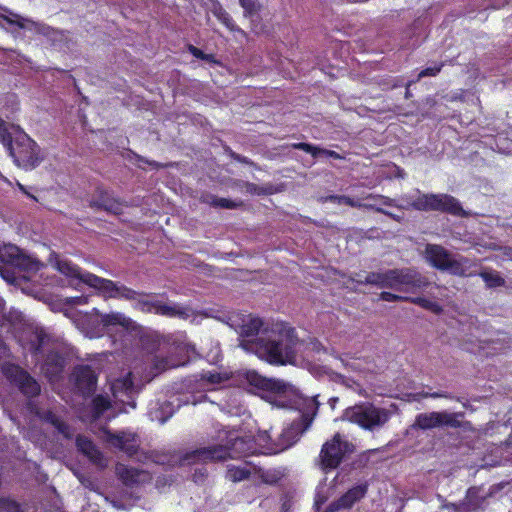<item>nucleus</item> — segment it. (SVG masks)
<instances>
[{
	"label": "nucleus",
	"instance_id": "obj_1",
	"mask_svg": "<svg viewBox=\"0 0 512 512\" xmlns=\"http://www.w3.org/2000/svg\"><path fill=\"white\" fill-rule=\"evenodd\" d=\"M297 343L295 329L284 323H277L271 329H263L255 339L244 340L241 348L270 365L283 366L294 361Z\"/></svg>",
	"mask_w": 512,
	"mask_h": 512
},
{
	"label": "nucleus",
	"instance_id": "obj_2",
	"mask_svg": "<svg viewBox=\"0 0 512 512\" xmlns=\"http://www.w3.org/2000/svg\"><path fill=\"white\" fill-rule=\"evenodd\" d=\"M359 285H373L381 289L411 291L424 289L430 285L427 277L415 268H394L384 272H369L364 280H357Z\"/></svg>",
	"mask_w": 512,
	"mask_h": 512
},
{
	"label": "nucleus",
	"instance_id": "obj_3",
	"mask_svg": "<svg viewBox=\"0 0 512 512\" xmlns=\"http://www.w3.org/2000/svg\"><path fill=\"white\" fill-rule=\"evenodd\" d=\"M425 259L435 269L449 272L453 276L468 278L477 274L479 264L465 256L454 258L453 255L439 244H427Z\"/></svg>",
	"mask_w": 512,
	"mask_h": 512
},
{
	"label": "nucleus",
	"instance_id": "obj_4",
	"mask_svg": "<svg viewBox=\"0 0 512 512\" xmlns=\"http://www.w3.org/2000/svg\"><path fill=\"white\" fill-rule=\"evenodd\" d=\"M319 407L318 401L313 398L305 403V409L300 417L293 420L285 427L279 435L277 442L266 445V452L269 455L280 453L292 447L301 435L311 426Z\"/></svg>",
	"mask_w": 512,
	"mask_h": 512
},
{
	"label": "nucleus",
	"instance_id": "obj_5",
	"mask_svg": "<svg viewBox=\"0 0 512 512\" xmlns=\"http://www.w3.org/2000/svg\"><path fill=\"white\" fill-rule=\"evenodd\" d=\"M14 163L25 170H32L44 160L40 146L24 131H17L14 142L7 149Z\"/></svg>",
	"mask_w": 512,
	"mask_h": 512
},
{
	"label": "nucleus",
	"instance_id": "obj_6",
	"mask_svg": "<svg viewBox=\"0 0 512 512\" xmlns=\"http://www.w3.org/2000/svg\"><path fill=\"white\" fill-rule=\"evenodd\" d=\"M355 451V445L339 432L325 441L318 455V464L325 473L337 469Z\"/></svg>",
	"mask_w": 512,
	"mask_h": 512
},
{
	"label": "nucleus",
	"instance_id": "obj_7",
	"mask_svg": "<svg viewBox=\"0 0 512 512\" xmlns=\"http://www.w3.org/2000/svg\"><path fill=\"white\" fill-rule=\"evenodd\" d=\"M411 207L417 211H437L456 217L468 216L460 201L446 193H422L412 201Z\"/></svg>",
	"mask_w": 512,
	"mask_h": 512
},
{
	"label": "nucleus",
	"instance_id": "obj_8",
	"mask_svg": "<svg viewBox=\"0 0 512 512\" xmlns=\"http://www.w3.org/2000/svg\"><path fill=\"white\" fill-rule=\"evenodd\" d=\"M344 417L362 429L371 431L383 426L389 420V413L386 409L378 408L371 403H360L345 409Z\"/></svg>",
	"mask_w": 512,
	"mask_h": 512
},
{
	"label": "nucleus",
	"instance_id": "obj_9",
	"mask_svg": "<svg viewBox=\"0 0 512 512\" xmlns=\"http://www.w3.org/2000/svg\"><path fill=\"white\" fill-rule=\"evenodd\" d=\"M464 412L432 411L416 415L412 428L419 430H432L435 428H454L463 427Z\"/></svg>",
	"mask_w": 512,
	"mask_h": 512
},
{
	"label": "nucleus",
	"instance_id": "obj_10",
	"mask_svg": "<svg viewBox=\"0 0 512 512\" xmlns=\"http://www.w3.org/2000/svg\"><path fill=\"white\" fill-rule=\"evenodd\" d=\"M2 373L6 379L15 385L19 391L28 398H35L41 393L38 381L21 366L7 363L2 367Z\"/></svg>",
	"mask_w": 512,
	"mask_h": 512
},
{
	"label": "nucleus",
	"instance_id": "obj_11",
	"mask_svg": "<svg viewBox=\"0 0 512 512\" xmlns=\"http://www.w3.org/2000/svg\"><path fill=\"white\" fill-rule=\"evenodd\" d=\"M85 281L87 285L105 293L109 298L135 300L137 296L143 294L123 284L101 278L95 274H87Z\"/></svg>",
	"mask_w": 512,
	"mask_h": 512
},
{
	"label": "nucleus",
	"instance_id": "obj_12",
	"mask_svg": "<svg viewBox=\"0 0 512 512\" xmlns=\"http://www.w3.org/2000/svg\"><path fill=\"white\" fill-rule=\"evenodd\" d=\"M71 379L76 391L84 398L92 396L97 388L98 375L90 365L75 366Z\"/></svg>",
	"mask_w": 512,
	"mask_h": 512
},
{
	"label": "nucleus",
	"instance_id": "obj_13",
	"mask_svg": "<svg viewBox=\"0 0 512 512\" xmlns=\"http://www.w3.org/2000/svg\"><path fill=\"white\" fill-rule=\"evenodd\" d=\"M227 458H243L256 454H265L266 445L259 449L256 439L252 437H230L226 445Z\"/></svg>",
	"mask_w": 512,
	"mask_h": 512
},
{
	"label": "nucleus",
	"instance_id": "obj_14",
	"mask_svg": "<svg viewBox=\"0 0 512 512\" xmlns=\"http://www.w3.org/2000/svg\"><path fill=\"white\" fill-rule=\"evenodd\" d=\"M105 438L114 448L124 452L128 457H133L139 452L140 442L138 435L131 432L113 433L105 431Z\"/></svg>",
	"mask_w": 512,
	"mask_h": 512
},
{
	"label": "nucleus",
	"instance_id": "obj_15",
	"mask_svg": "<svg viewBox=\"0 0 512 512\" xmlns=\"http://www.w3.org/2000/svg\"><path fill=\"white\" fill-rule=\"evenodd\" d=\"M368 487L369 485L367 482L351 487L338 499L332 501L327 506L325 512H337L342 509L352 508L357 502H359L366 496L368 492Z\"/></svg>",
	"mask_w": 512,
	"mask_h": 512
},
{
	"label": "nucleus",
	"instance_id": "obj_16",
	"mask_svg": "<svg viewBox=\"0 0 512 512\" xmlns=\"http://www.w3.org/2000/svg\"><path fill=\"white\" fill-rule=\"evenodd\" d=\"M1 10L5 12L3 20L5 27L7 30L9 28H18V29H28V30H35L36 32L47 35L48 30L50 29L49 26L35 22L31 19L25 18L21 16L18 13L13 12L12 10L8 9L7 7H1Z\"/></svg>",
	"mask_w": 512,
	"mask_h": 512
},
{
	"label": "nucleus",
	"instance_id": "obj_17",
	"mask_svg": "<svg viewBox=\"0 0 512 512\" xmlns=\"http://www.w3.org/2000/svg\"><path fill=\"white\" fill-rule=\"evenodd\" d=\"M115 474L117 478L127 487H134L151 480V477L147 471L129 467L122 463L116 464Z\"/></svg>",
	"mask_w": 512,
	"mask_h": 512
},
{
	"label": "nucleus",
	"instance_id": "obj_18",
	"mask_svg": "<svg viewBox=\"0 0 512 512\" xmlns=\"http://www.w3.org/2000/svg\"><path fill=\"white\" fill-rule=\"evenodd\" d=\"M228 452L224 445L202 447L186 453L185 460L189 462L222 461L227 459Z\"/></svg>",
	"mask_w": 512,
	"mask_h": 512
},
{
	"label": "nucleus",
	"instance_id": "obj_19",
	"mask_svg": "<svg viewBox=\"0 0 512 512\" xmlns=\"http://www.w3.org/2000/svg\"><path fill=\"white\" fill-rule=\"evenodd\" d=\"M89 206L94 209L104 210L114 215L123 213V203L114 198L107 190L98 189L96 196L89 201Z\"/></svg>",
	"mask_w": 512,
	"mask_h": 512
},
{
	"label": "nucleus",
	"instance_id": "obj_20",
	"mask_svg": "<svg viewBox=\"0 0 512 512\" xmlns=\"http://www.w3.org/2000/svg\"><path fill=\"white\" fill-rule=\"evenodd\" d=\"M0 257L8 264L22 267L26 270H34L38 265V262L23 256L20 249L13 244L4 245L0 249Z\"/></svg>",
	"mask_w": 512,
	"mask_h": 512
},
{
	"label": "nucleus",
	"instance_id": "obj_21",
	"mask_svg": "<svg viewBox=\"0 0 512 512\" xmlns=\"http://www.w3.org/2000/svg\"><path fill=\"white\" fill-rule=\"evenodd\" d=\"M66 366L64 356L58 351H49L42 363L41 370L49 381L57 380Z\"/></svg>",
	"mask_w": 512,
	"mask_h": 512
},
{
	"label": "nucleus",
	"instance_id": "obj_22",
	"mask_svg": "<svg viewBox=\"0 0 512 512\" xmlns=\"http://www.w3.org/2000/svg\"><path fill=\"white\" fill-rule=\"evenodd\" d=\"M244 377L250 386L258 390L266 392H281L284 390V384L281 381L262 376L255 370L247 371Z\"/></svg>",
	"mask_w": 512,
	"mask_h": 512
},
{
	"label": "nucleus",
	"instance_id": "obj_23",
	"mask_svg": "<svg viewBox=\"0 0 512 512\" xmlns=\"http://www.w3.org/2000/svg\"><path fill=\"white\" fill-rule=\"evenodd\" d=\"M486 497L480 494V488L470 487L464 499L458 504L457 510L459 512H470L480 509L485 502Z\"/></svg>",
	"mask_w": 512,
	"mask_h": 512
},
{
	"label": "nucleus",
	"instance_id": "obj_24",
	"mask_svg": "<svg viewBox=\"0 0 512 512\" xmlns=\"http://www.w3.org/2000/svg\"><path fill=\"white\" fill-rule=\"evenodd\" d=\"M263 326V321L259 317L249 316L246 320H243V324L240 327V343L246 339H255L260 336ZM241 347V344H239Z\"/></svg>",
	"mask_w": 512,
	"mask_h": 512
},
{
	"label": "nucleus",
	"instance_id": "obj_25",
	"mask_svg": "<svg viewBox=\"0 0 512 512\" xmlns=\"http://www.w3.org/2000/svg\"><path fill=\"white\" fill-rule=\"evenodd\" d=\"M291 148L296 149V150H302L306 153H309L314 158H317L319 156H325V157L333 158L336 160L344 159V157L336 151L321 148V147L315 146L311 143H305V142L292 143Z\"/></svg>",
	"mask_w": 512,
	"mask_h": 512
},
{
	"label": "nucleus",
	"instance_id": "obj_26",
	"mask_svg": "<svg viewBox=\"0 0 512 512\" xmlns=\"http://www.w3.org/2000/svg\"><path fill=\"white\" fill-rule=\"evenodd\" d=\"M39 418L46 423L51 424L55 427L61 435L66 439H71L73 436L71 427L57 416L52 410H46L39 414Z\"/></svg>",
	"mask_w": 512,
	"mask_h": 512
},
{
	"label": "nucleus",
	"instance_id": "obj_27",
	"mask_svg": "<svg viewBox=\"0 0 512 512\" xmlns=\"http://www.w3.org/2000/svg\"><path fill=\"white\" fill-rule=\"evenodd\" d=\"M56 268L61 274L70 278L79 279L85 284L86 275L91 274L90 272L82 273L81 268L69 260H58Z\"/></svg>",
	"mask_w": 512,
	"mask_h": 512
},
{
	"label": "nucleus",
	"instance_id": "obj_28",
	"mask_svg": "<svg viewBox=\"0 0 512 512\" xmlns=\"http://www.w3.org/2000/svg\"><path fill=\"white\" fill-rule=\"evenodd\" d=\"M156 310L155 314L160 316H165L169 318L174 317H186L187 312L186 310L179 306V305H169L167 303H162L161 301H158L156 304Z\"/></svg>",
	"mask_w": 512,
	"mask_h": 512
},
{
	"label": "nucleus",
	"instance_id": "obj_29",
	"mask_svg": "<svg viewBox=\"0 0 512 512\" xmlns=\"http://www.w3.org/2000/svg\"><path fill=\"white\" fill-rule=\"evenodd\" d=\"M480 276L487 288H496L505 285V279L499 274V272L494 270H484L481 272L477 271L476 276Z\"/></svg>",
	"mask_w": 512,
	"mask_h": 512
},
{
	"label": "nucleus",
	"instance_id": "obj_30",
	"mask_svg": "<svg viewBox=\"0 0 512 512\" xmlns=\"http://www.w3.org/2000/svg\"><path fill=\"white\" fill-rule=\"evenodd\" d=\"M325 201L336 203V204H344L353 208H364V204L360 201V199H354L346 195H328L325 197Z\"/></svg>",
	"mask_w": 512,
	"mask_h": 512
},
{
	"label": "nucleus",
	"instance_id": "obj_31",
	"mask_svg": "<svg viewBox=\"0 0 512 512\" xmlns=\"http://www.w3.org/2000/svg\"><path fill=\"white\" fill-rule=\"evenodd\" d=\"M130 319L127 318L122 313H110V314H104L101 317V323L104 326H114V325H121V326H127L129 324Z\"/></svg>",
	"mask_w": 512,
	"mask_h": 512
},
{
	"label": "nucleus",
	"instance_id": "obj_32",
	"mask_svg": "<svg viewBox=\"0 0 512 512\" xmlns=\"http://www.w3.org/2000/svg\"><path fill=\"white\" fill-rule=\"evenodd\" d=\"M110 399L103 395H96L92 399V410L95 417H100L105 411L110 409Z\"/></svg>",
	"mask_w": 512,
	"mask_h": 512
},
{
	"label": "nucleus",
	"instance_id": "obj_33",
	"mask_svg": "<svg viewBox=\"0 0 512 512\" xmlns=\"http://www.w3.org/2000/svg\"><path fill=\"white\" fill-rule=\"evenodd\" d=\"M251 471L246 467L231 466L227 470V477L233 482H240L250 477Z\"/></svg>",
	"mask_w": 512,
	"mask_h": 512
},
{
	"label": "nucleus",
	"instance_id": "obj_34",
	"mask_svg": "<svg viewBox=\"0 0 512 512\" xmlns=\"http://www.w3.org/2000/svg\"><path fill=\"white\" fill-rule=\"evenodd\" d=\"M91 463L97 467L104 469L107 467L108 462L101 450L95 445L93 448L85 454Z\"/></svg>",
	"mask_w": 512,
	"mask_h": 512
},
{
	"label": "nucleus",
	"instance_id": "obj_35",
	"mask_svg": "<svg viewBox=\"0 0 512 512\" xmlns=\"http://www.w3.org/2000/svg\"><path fill=\"white\" fill-rule=\"evenodd\" d=\"M407 301L437 314L442 311V307L437 302L431 301L425 297H409Z\"/></svg>",
	"mask_w": 512,
	"mask_h": 512
},
{
	"label": "nucleus",
	"instance_id": "obj_36",
	"mask_svg": "<svg viewBox=\"0 0 512 512\" xmlns=\"http://www.w3.org/2000/svg\"><path fill=\"white\" fill-rule=\"evenodd\" d=\"M133 387L134 382L131 372H128L123 378L117 379L112 385L114 391L121 390L125 393L131 392Z\"/></svg>",
	"mask_w": 512,
	"mask_h": 512
},
{
	"label": "nucleus",
	"instance_id": "obj_37",
	"mask_svg": "<svg viewBox=\"0 0 512 512\" xmlns=\"http://www.w3.org/2000/svg\"><path fill=\"white\" fill-rule=\"evenodd\" d=\"M409 396L414 401H419L422 398H446V399L459 401V398H456V397L452 396L451 394H449L447 392H443V391L433 392V393L422 391V392H417V393H411Z\"/></svg>",
	"mask_w": 512,
	"mask_h": 512
},
{
	"label": "nucleus",
	"instance_id": "obj_38",
	"mask_svg": "<svg viewBox=\"0 0 512 512\" xmlns=\"http://www.w3.org/2000/svg\"><path fill=\"white\" fill-rule=\"evenodd\" d=\"M48 340V336L43 331L37 332L35 334V339L31 341V353L33 355H38L43 352V347Z\"/></svg>",
	"mask_w": 512,
	"mask_h": 512
},
{
	"label": "nucleus",
	"instance_id": "obj_39",
	"mask_svg": "<svg viewBox=\"0 0 512 512\" xmlns=\"http://www.w3.org/2000/svg\"><path fill=\"white\" fill-rule=\"evenodd\" d=\"M0 512H24L22 506L10 497H0Z\"/></svg>",
	"mask_w": 512,
	"mask_h": 512
},
{
	"label": "nucleus",
	"instance_id": "obj_40",
	"mask_svg": "<svg viewBox=\"0 0 512 512\" xmlns=\"http://www.w3.org/2000/svg\"><path fill=\"white\" fill-rule=\"evenodd\" d=\"M217 17L220 20V22L231 32H238L241 35H245V32L236 25L233 18L230 16L228 12L222 11L217 15Z\"/></svg>",
	"mask_w": 512,
	"mask_h": 512
},
{
	"label": "nucleus",
	"instance_id": "obj_41",
	"mask_svg": "<svg viewBox=\"0 0 512 512\" xmlns=\"http://www.w3.org/2000/svg\"><path fill=\"white\" fill-rule=\"evenodd\" d=\"M210 204L214 207L223 208V209H235L242 205L241 202H236L231 199L212 196Z\"/></svg>",
	"mask_w": 512,
	"mask_h": 512
},
{
	"label": "nucleus",
	"instance_id": "obj_42",
	"mask_svg": "<svg viewBox=\"0 0 512 512\" xmlns=\"http://www.w3.org/2000/svg\"><path fill=\"white\" fill-rule=\"evenodd\" d=\"M0 141L8 149L14 142V136L9 130V124L0 118Z\"/></svg>",
	"mask_w": 512,
	"mask_h": 512
},
{
	"label": "nucleus",
	"instance_id": "obj_43",
	"mask_svg": "<svg viewBox=\"0 0 512 512\" xmlns=\"http://www.w3.org/2000/svg\"><path fill=\"white\" fill-rule=\"evenodd\" d=\"M241 7L244 10V15L246 17H252L258 13L261 5L257 0H239Z\"/></svg>",
	"mask_w": 512,
	"mask_h": 512
},
{
	"label": "nucleus",
	"instance_id": "obj_44",
	"mask_svg": "<svg viewBox=\"0 0 512 512\" xmlns=\"http://www.w3.org/2000/svg\"><path fill=\"white\" fill-rule=\"evenodd\" d=\"M201 379L210 384H221L226 381L228 377L225 374L216 371H204L201 373Z\"/></svg>",
	"mask_w": 512,
	"mask_h": 512
},
{
	"label": "nucleus",
	"instance_id": "obj_45",
	"mask_svg": "<svg viewBox=\"0 0 512 512\" xmlns=\"http://www.w3.org/2000/svg\"><path fill=\"white\" fill-rule=\"evenodd\" d=\"M75 444L78 451L83 455H85L87 451L91 450L93 446H95L94 442L89 437L81 434L77 435Z\"/></svg>",
	"mask_w": 512,
	"mask_h": 512
},
{
	"label": "nucleus",
	"instance_id": "obj_46",
	"mask_svg": "<svg viewBox=\"0 0 512 512\" xmlns=\"http://www.w3.org/2000/svg\"><path fill=\"white\" fill-rule=\"evenodd\" d=\"M444 66H445V62H439L432 67L424 68L418 74L416 81H418L424 77H434V76L438 75Z\"/></svg>",
	"mask_w": 512,
	"mask_h": 512
},
{
	"label": "nucleus",
	"instance_id": "obj_47",
	"mask_svg": "<svg viewBox=\"0 0 512 512\" xmlns=\"http://www.w3.org/2000/svg\"><path fill=\"white\" fill-rule=\"evenodd\" d=\"M380 299L386 302H398V301H407L409 299L408 296H401L398 294H394L388 291H382L380 293Z\"/></svg>",
	"mask_w": 512,
	"mask_h": 512
},
{
	"label": "nucleus",
	"instance_id": "obj_48",
	"mask_svg": "<svg viewBox=\"0 0 512 512\" xmlns=\"http://www.w3.org/2000/svg\"><path fill=\"white\" fill-rule=\"evenodd\" d=\"M364 209L373 210L377 213L384 214L395 221H400V217L398 215H395L392 212L383 209L382 207H378L375 204H364Z\"/></svg>",
	"mask_w": 512,
	"mask_h": 512
},
{
	"label": "nucleus",
	"instance_id": "obj_49",
	"mask_svg": "<svg viewBox=\"0 0 512 512\" xmlns=\"http://www.w3.org/2000/svg\"><path fill=\"white\" fill-rule=\"evenodd\" d=\"M158 300H138V306L141 311L146 313H155Z\"/></svg>",
	"mask_w": 512,
	"mask_h": 512
},
{
	"label": "nucleus",
	"instance_id": "obj_50",
	"mask_svg": "<svg viewBox=\"0 0 512 512\" xmlns=\"http://www.w3.org/2000/svg\"><path fill=\"white\" fill-rule=\"evenodd\" d=\"M369 456L364 452L359 454L351 463L352 469H361L368 465Z\"/></svg>",
	"mask_w": 512,
	"mask_h": 512
},
{
	"label": "nucleus",
	"instance_id": "obj_51",
	"mask_svg": "<svg viewBox=\"0 0 512 512\" xmlns=\"http://www.w3.org/2000/svg\"><path fill=\"white\" fill-rule=\"evenodd\" d=\"M365 199L378 200L381 204L385 206H396L395 200L384 195L379 194H368Z\"/></svg>",
	"mask_w": 512,
	"mask_h": 512
},
{
	"label": "nucleus",
	"instance_id": "obj_52",
	"mask_svg": "<svg viewBox=\"0 0 512 512\" xmlns=\"http://www.w3.org/2000/svg\"><path fill=\"white\" fill-rule=\"evenodd\" d=\"M262 481L267 484H274L277 483L280 479L279 475H276L275 473H272L270 471L263 472L260 475Z\"/></svg>",
	"mask_w": 512,
	"mask_h": 512
},
{
	"label": "nucleus",
	"instance_id": "obj_53",
	"mask_svg": "<svg viewBox=\"0 0 512 512\" xmlns=\"http://www.w3.org/2000/svg\"><path fill=\"white\" fill-rule=\"evenodd\" d=\"M415 81H408L407 83H404L403 79L402 78H396L393 80V83L391 84V87L392 88H397V87H400V86H403L405 85L406 86V92H405V97L406 98H409V95H410V91H409V87L414 83Z\"/></svg>",
	"mask_w": 512,
	"mask_h": 512
},
{
	"label": "nucleus",
	"instance_id": "obj_54",
	"mask_svg": "<svg viewBox=\"0 0 512 512\" xmlns=\"http://www.w3.org/2000/svg\"><path fill=\"white\" fill-rule=\"evenodd\" d=\"M229 155L233 160H235L239 163L246 164V165H254V162L252 160H250L248 157L238 154L232 150L229 152Z\"/></svg>",
	"mask_w": 512,
	"mask_h": 512
},
{
	"label": "nucleus",
	"instance_id": "obj_55",
	"mask_svg": "<svg viewBox=\"0 0 512 512\" xmlns=\"http://www.w3.org/2000/svg\"><path fill=\"white\" fill-rule=\"evenodd\" d=\"M137 159H138V161L143 162L145 164H148V165L152 166L154 169H157V170L161 169V168L167 167V165L161 164V163L153 161V160H151V161L147 160L144 157L139 156V155H137Z\"/></svg>",
	"mask_w": 512,
	"mask_h": 512
},
{
	"label": "nucleus",
	"instance_id": "obj_56",
	"mask_svg": "<svg viewBox=\"0 0 512 512\" xmlns=\"http://www.w3.org/2000/svg\"><path fill=\"white\" fill-rule=\"evenodd\" d=\"M188 51L197 59L202 60L205 57V52L193 45L188 46Z\"/></svg>",
	"mask_w": 512,
	"mask_h": 512
},
{
	"label": "nucleus",
	"instance_id": "obj_57",
	"mask_svg": "<svg viewBox=\"0 0 512 512\" xmlns=\"http://www.w3.org/2000/svg\"><path fill=\"white\" fill-rule=\"evenodd\" d=\"M17 187L23 194L27 195L28 197L32 198L33 200H37L36 197L34 195L30 194L28 192L27 188L20 182H17Z\"/></svg>",
	"mask_w": 512,
	"mask_h": 512
},
{
	"label": "nucleus",
	"instance_id": "obj_58",
	"mask_svg": "<svg viewBox=\"0 0 512 512\" xmlns=\"http://www.w3.org/2000/svg\"><path fill=\"white\" fill-rule=\"evenodd\" d=\"M202 60L208 61V62H215V58L213 54H206L205 57L202 58Z\"/></svg>",
	"mask_w": 512,
	"mask_h": 512
},
{
	"label": "nucleus",
	"instance_id": "obj_59",
	"mask_svg": "<svg viewBox=\"0 0 512 512\" xmlns=\"http://www.w3.org/2000/svg\"><path fill=\"white\" fill-rule=\"evenodd\" d=\"M351 280L357 283V280H364V278L361 273H355V275L351 277Z\"/></svg>",
	"mask_w": 512,
	"mask_h": 512
},
{
	"label": "nucleus",
	"instance_id": "obj_60",
	"mask_svg": "<svg viewBox=\"0 0 512 512\" xmlns=\"http://www.w3.org/2000/svg\"><path fill=\"white\" fill-rule=\"evenodd\" d=\"M257 439L259 441H265L266 439H270V436L266 432H264L262 434H259Z\"/></svg>",
	"mask_w": 512,
	"mask_h": 512
},
{
	"label": "nucleus",
	"instance_id": "obj_61",
	"mask_svg": "<svg viewBox=\"0 0 512 512\" xmlns=\"http://www.w3.org/2000/svg\"><path fill=\"white\" fill-rule=\"evenodd\" d=\"M3 20H5V18H4V14H3V13H0V28H1V29H4V30H7V28H6V27H5V25H4Z\"/></svg>",
	"mask_w": 512,
	"mask_h": 512
},
{
	"label": "nucleus",
	"instance_id": "obj_62",
	"mask_svg": "<svg viewBox=\"0 0 512 512\" xmlns=\"http://www.w3.org/2000/svg\"><path fill=\"white\" fill-rule=\"evenodd\" d=\"M282 512H288L289 505L287 503H283L281 507Z\"/></svg>",
	"mask_w": 512,
	"mask_h": 512
},
{
	"label": "nucleus",
	"instance_id": "obj_63",
	"mask_svg": "<svg viewBox=\"0 0 512 512\" xmlns=\"http://www.w3.org/2000/svg\"><path fill=\"white\" fill-rule=\"evenodd\" d=\"M196 477H197V472L194 473V479L196 480Z\"/></svg>",
	"mask_w": 512,
	"mask_h": 512
}]
</instances>
